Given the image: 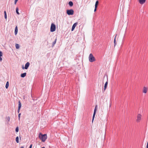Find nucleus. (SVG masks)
<instances>
[{"instance_id":"obj_1","label":"nucleus","mask_w":148,"mask_h":148,"mask_svg":"<svg viewBox=\"0 0 148 148\" xmlns=\"http://www.w3.org/2000/svg\"><path fill=\"white\" fill-rule=\"evenodd\" d=\"M39 138L42 142H45L47 138V135L46 134H43L40 133L39 135Z\"/></svg>"},{"instance_id":"obj_2","label":"nucleus","mask_w":148,"mask_h":148,"mask_svg":"<svg viewBox=\"0 0 148 148\" xmlns=\"http://www.w3.org/2000/svg\"><path fill=\"white\" fill-rule=\"evenodd\" d=\"M89 60L90 62H92L95 61V58L92 53H90L89 56Z\"/></svg>"},{"instance_id":"obj_3","label":"nucleus","mask_w":148,"mask_h":148,"mask_svg":"<svg viewBox=\"0 0 148 148\" xmlns=\"http://www.w3.org/2000/svg\"><path fill=\"white\" fill-rule=\"evenodd\" d=\"M56 26L53 23H52L50 27V32H53L55 31Z\"/></svg>"},{"instance_id":"obj_4","label":"nucleus","mask_w":148,"mask_h":148,"mask_svg":"<svg viewBox=\"0 0 148 148\" xmlns=\"http://www.w3.org/2000/svg\"><path fill=\"white\" fill-rule=\"evenodd\" d=\"M66 13L69 15H73L74 14V10L73 9L67 10H66Z\"/></svg>"},{"instance_id":"obj_5","label":"nucleus","mask_w":148,"mask_h":148,"mask_svg":"<svg viewBox=\"0 0 148 148\" xmlns=\"http://www.w3.org/2000/svg\"><path fill=\"white\" fill-rule=\"evenodd\" d=\"M29 65H30V63H29V62H27L26 63L25 65V66L24 67L23 66L22 67V69H27L28 68L29 66Z\"/></svg>"},{"instance_id":"obj_6","label":"nucleus","mask_w":148,"mask_h":148,"mask_svg":"<svg viewBox=\"0 0 148 148\" xmlns=\"http://www.w3.org/2000/svg\"><path fill=\"white\" fill-rule=\"evenodd\" d=\"M141 115L140 114H138L137 116L136 121L137 122H139L141 119Z\"/></svg>"},{"instance_id":"obj_7","label":"nucleus","mask_w":148,"mask_h":148,"mask_svg":"<svg viewBox=\"0 0 148 148\" xmlns=\"http://www.w3.org/2000/svg\"><path fill=\"white\" fill-rule=\"evenodd\" d=\"M21 103L20 101H18V113L19 112L21 108Z\"/></svg>"},{"instance_id":"obj_8","label":"nucleus","mask_w":148,"mask_h":148,"mask_svg":"<svg viewBox=\"0 0 148 148\" xmlns=\"http://www.w3.org/2000/svg\"><path fill=\"white\" fill-rule=\"evenodd\" d=\"M77 23H75L73 24V26H72V29H71L72 31H73L74 30L75 27L77 26Z\"/></svg>"},{"instance_id":"obj_9","label":"nucleus","mask_w":148,"mask_h":148,"mask_svg":"<svg viewBox=\"0 0 148 148\" xmlns=\"http://www.w3.org/2000/svg\"><path fill=\"white\" fill-rule=\"evenodd\" d=\"M147 88L144 87L143 88V92L146 93L147 92Z\"/></svg>"},{"instance_id":"obj_10","label":"nucleus","mask_w":148,"mask_h":148,"mask_svg":"<svg viewBox=\"0 0 148 148\" xmlns=\"http://www.w3.org/2000/svg\"><path fill=\"white\" fill-rule=\"evenodd\" d=\"M108 84V81H107L106 82V83H105V85H104V91L106 90V89L107 88V87Z\"/></svg>"},{"instance_id":"obj_11","label":"nucleus","mask_w":148,"mask_h":148,"mask_svg":"<svg viewBox=\"0 0 148 148\" xmlns=\"http://www.w3.org/2000/svg\"><path fill=\"white\" fill-rule=\"evenodd\" d=\"M97 106L96 105L95 106V108L94 109V113L93 114V115H94V116L96 114V111H97Z\"/></svg>"},{"instance_id":"obj_12","label":"nucleus","mask_w":148,"mask_h":148,"mask_svg":"<svg viewBox=\"0 0 148 148\" xmlns=\"http://www.w3.org/2000/svg\"><path fill=\"white\" fill-rule=\"evenodd\" d=\"M146 0H139V3L141 4H143L145 2Z\"/></svg>"},{"instance_id":"obj_13","label":"nucleus","mask_w":148,"mask_h":148,"mask_svg":"<svg viewBox=\"0 0 148 148\" xmlns=\"http://www.w3.org/2000/svg\"><path fill=\"white\" fill-rule=\"evenodd\" d=\"M18 32V28L17 26H16L15 29L14 34L15 35L17 34Z\"/></svg>"},{"instance_id":"obj_14","label":"nucleus","mask_w":148,"mask_h":148,"mask_svg":"<svg viewBox=\"0 0 148 148\" xmlns=\"http://www.w3.org/2000/svg\"><path fill=\"white\" fill-rule=\"evenodd\" d=\"M26 75V73H22L21 75V76L22 77H25Z\"/></svg>"},{"instance_id":"obj_15","label":"nucleus","mask_w":148,"mask_h":148,"mask_svg":"<svg viewBox=\"0 0 148 148\" xmlns=\"http://www.w3.org/2000/svg\"><path fill=\"white\" fill-rule=\"evenodd\" d=\"M56 40H57V38H56L55 39L54 41L52 43V47H53L55 45L56 43Z\"/></svg>"},{"instance_id":"obj_16","label":"nucleus","mask_w":148,"mask_h":148,"mask_svg":"<svg viewBox=\"0 0 148 148\" xmlns=\"http://www.w3.org/2000/svg\"><path fill=\"white\" fill-rule=\"evenodd\" d=\"M69 4L70 5V6L72 7L73 5V3L72 1H70L69 2Z\"/></svg>"},{"instance_id":"obj_17","label":"nucleus","mask_w":148,"mask_h":148,"mask_svg":"<svg viewBox=\"0 0 148 148\" xmlns=\"http://www.w3.org/2000/svg\"><path fill=\"white\" fill-rule=\"evenodd\" d=\"M9 83L8 81L6 83V85H5V88L6 89H7L8 88V87L9 86Z\"/></svg>"},{"instance_id":"obj_18","label":"nucleus","mask_w":148,"mask_h":148,"mask_svg":"<svg viewBox=\"0 0 148 148\" xmlns=\"http://www.w3.org/2000/svg\"><path fill=\"white\" fill-rule=\"evenodd\" d=\"M16 141L17 143H19V137L18 136L16 137Z\"/></svg>"},{"instance_id":"obj_19","label":"nucleus","mask_w":148,"mask_h":148,"mask_svg":"<svg viewBox=\"0 0 148 148\" xmlns=\"http://www.w3.org/2000/svg\"><path fill=\"white\" fill-rule=\"evenodd\" d=\"M4 17H5V18L6 19L7 18V14H6V11H4Z\"/></svg>"},{"instance_id":"obj_20","label":"nucleus","mask_w":148,"mask_h":148,"mask_svg":"<svg viewBox=\"0 0 148 148\" xmlns=\"http://www.w3.org/2000/svg\"><path fill=\"white\" fill-rule=\"evenodd\" d=\"M18 8H16V12L17 14L19 15L20 14L19 12H18Z\"/></svg>"},{"instance_id":"obj_21","label":"nucleus","mask_w":148,"mask_h":148,"mask_svg":"<svg viewBox=\"0 0 148 148\" xmlns=\"http://www.w3.org/2000/svg\"><path fill=\"white\" fill-rule=\"evenodd\" d=\"M15 47L16 49H18L19 48V44H15Z\"/></svg>"},{"instance_id":"obj_22","label":"nucleus","mask_w":148,"mask_h":148,"mask_svg":"<svg viewBox=\"0 0 148 148\" xmlns=\"http://www.w3.org/2000/svg\"><path fill=\"white\" fill-rule=\"evenodd\" d=\"M99 3V1H97L95 4V7H97L98 4Z\"/></svg>"},{"instance_id":"obj_23","label":"nucleus","mask_w":148,"mask_h":148,"mask_svg":"<svg viewBox=\"0 0 148 148\" xmlns=\"http://www.w3.org/2000/svg\"><path fill=\"white\" fill-rule=\"evenodd\" d=\"M18 130H19L18 127H16V129H15L16 132H18Z\"/></svg>"},{"instance_id":"obj_24","label":"nucleus","mask_w":148,"mask_h":148,"mask_svg":"<svg viewBox=\"0 0 148 148\" xmlns=\"http://www.w3.org/2000/svg\"><path fill=\"white\" fill-rule=\"evenodd\" d=\"M115 37H116V36ZM114 46H115L116 44V43L115 38L114 40Z\"/></svg>"},{"instance_id":"obj_25","label":"nucleus","mask_w":148,"mask_h":148,"mask_svg":"<svg viewBox=\"0 0 148 148\" xmlns=\"http://www.w3.org/2000/svg\"><path fill=\"white\" fill-rule=\"evenodd\" d=\"M7 121L8 122H9L10 121V117L9 116H8L7 117Z\"/></svg>"},{"instance_id":"obj_26","label":"nucleus","mask_w":148,"mask_h":148,"mask_svg":"<svg viewBox=\"0 0 148 148\" xmlns=\"http://www.w3.org/2000/svg\"><path fill=\"white\" fill-rule=\"evenodd\" d=\"M21 115V113H19L18 114V120H20V116Z\"/></svg>"},{"instance_id":"obj_27","label":"nucleus","mask_w":148,"mask_h":148,"mask_svg":"<svg viewBox=\"0 0 148 148\" xmlns=\"http://www.w3.org/2000/svg\"><path fill=\"white\" fill-rule=\"evenodd\" d=\"M95 115H94H94H93V116H92V122H93V120H94V118H95Z\"/></svg>"},{"instance_id":"obj_28","label":"nucleus","mask_w":148,"mask_h":148,"mask_svg":"<svg viewBox=\"0 0 148 148\" xmlns=\"http://www.w3.org/2000/svg\"><path fill=\"white\" fill-rule=\"evenodd\" d=\"M2 56V53L1 51H0V57H1Z\"/></svg>"},{"instance_id":"obj_29","label":"nucleus","mask_w":148,"mask_h":148,"mask_svg":"<svg viewBox=\"0 0 148 148\" xmlns=\"http://www.w3.org/2000/svg\"><path fill=\"white\" fill-rule=\"evenodd\" d=\"M97 7H95V9H94V12H95V11H96L97 10Z\"/></svg>"},{"instance_id":"obj_30","label":"nucleus","mask_w":148,"mask_h":148,"mask_svg":"<svg viewBox=\"0 0 148 148\" xmlns=\"http://www.w3.org/2000/svg\"><path fill=\"white\" fill-rule=\"evenodd\" d=\"M32 144H31L30 145V146H29V148H32Z\"/></svg>"},{"instance_id":"obj_31","label":"nucleus","mask_w":148,"mask_h":148,"mask_svg":"<svg viewBox=\"0 0 148 148\" xmlns=\"http://www.w3.org/2000/svg\"><path fill=\"white\" fill-rule=\"evenodd\" d=\"M17 1H16V0H15L14 1V4H16V2H17Z\"/></svg>"},{"instance_id":"obj_32","label":"nucleus","mask_w":148,"mask_h":148,"mask_svg":"<svg viewBox=\"0 0 148 148\" xmlns=\"http://www.w3.org/2000/svg\"><path fill=\"white\" fill-rule=\"evenodd\" d=\"M2 60V58L1 57H0V61H1Z\"/></svg>"},{"instance_id":"obj_33","label":"nucleus","mask_w":148,"mask_h":148,"mask_svg":"<svg viewBox=\"0 0 148 148\" xmlns=\"http://www.w3.org/2000/svg\"><path fill=\"white\" fill-rule=\"evenodd\" d=\"M20 148H24V147L23 146H21Z\"/></svg>"},{"instance_id":"obj_34","label":"nucleus","mask_w":148,"mask_h":148,"mask_svg":"<svg viewBox=\"0 0 148 148\" xmlns=\"http://www.w3.org/2000/svg\"><path fill=\"white\" fill-rule=\"evenodd\" d=\"M147 146H148V142L147 143Z\"/></svg>"},{"instance_id":"obj_35","label":"nucleus","mask_w":148,"mask_h":148,"mask_svg":"<svg viewBox=\"0 0 148 148\" xmlns=\"http://www.w3.org/2000/svg\"><path fill=\"white\" fill-rule=\"evenodd\" d=\"M146 148H148V146H146Z\"/></svg>"},{"instance_id":"obj_36","label":"nucleus","mask_w":148,"mask_h":148,"mask_svg":"<svg viewBox=\"0 0 148 148\" xmlns=\"http://www.w3.org/2000/svg\"><path fill=\"white\" fill-rule=\"evenodd\" d=\"M41 148H45V147H41Z\"/></svg>"}]
</instances>
